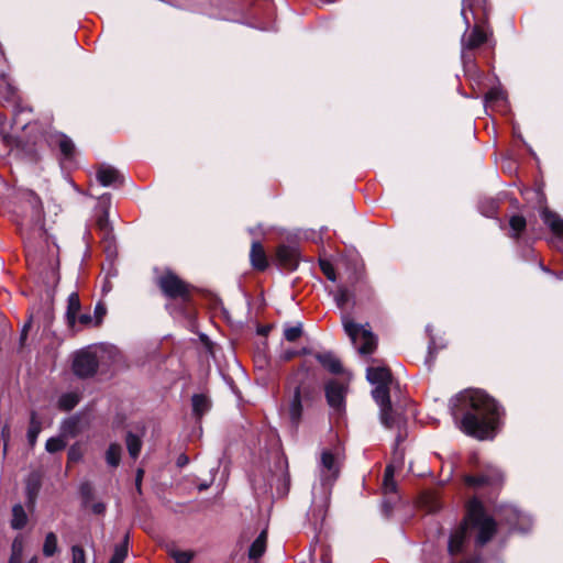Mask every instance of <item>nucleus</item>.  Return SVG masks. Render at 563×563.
<instances>
[{
    "label": "nucleus",
    "mask_w": 563,
    "mask_h": 563,
    "mask_svg": "<svg viewBox=\"0 0 563 563\" xmlns=\"http://www.w3.org/2000/svg\"><path fill=\"white\" fill-rule=\"evenodd\" d=\"M56 143L65 157H70L74 153L73 141L64 134L56 136Z\"/></svg>",
    "instance_id": "obj_31"
},
{
    "label": "nucleus",
    "mask_w": 563,
    "mask_h": 563,
    "mask_svg": "<svg viewBox=\"0 0 563 563\" xmlns=\"http://www.w3.org/2000/svg\"><path fill=\"white\" fill-rule=\"evenodd\" d=\"M316 358L329 372L338 374L342 371L340 360L331 352L318 353Z\"/></svg>",
    "instance_id": "obj_16"
},
{
    "label": "nucleus",
    "mask_w": 563,
    "mask_h": 563,
    "mask_svg": "<svg viewBox=\"0 0 563 563\" xmlns=\"http://www.w3.org/2000/svg\"><path fill=\"white\" fill-rule=\"evenodd\" d=\"M82 459V451L78 443L73 444L68 450V462L76 463Z\"/></svg>",
    "instance_id": "obj_41"
},
{
    "label": "nucleus",
    "mask_w": 563,
    "mask_h": 563,
    "mask_svg": "<svg viewBox=\"0 0 563 563\" xmlns=\"http://www.w3.org/2000/svg\"><path fill=\"white\" fill-rule=\"evenodd\" d=\"M106 313H107L106 306L102 302H98L96 305L95 311H93L95 325L101 324Z\"/></svg>",
    "instance_id": "obj_42"
},
{
    "label": "nucleus",
    "mask_w": 563,
    "mask_h": 563,
    "mask_svg": "<svg viewBox=\"0 0 563 563\" xmlns=\"http://www.w3.org/2000/svg\"><path fill=\"white\" fill-rule=\"evenodd\" d=\"M97 179L103 187H108L120 180V174L115 168L102 165L97 172Z\"/></svg>",
    "instance_id": "obj_15"
},
{
    "label": "nucleus",
    "mask_w": 563,
    "mask_h": 563,
    "mask_svg": "<svg viewBox=\"0 0 563 563\" xmlns=\"http://www.w3.org/2000/svg\"><path fill=\"white\" fill-rule=\"evenodd\" d=\"M58 550L57 536L54 532H48L45 537L43 544V554L46 558L53 556Z\"/></svg>",
    "instance_id": "obj_28"
},
{
    "label": "nucleus",
    "mask_w": 563,
    "mask_h": 563,
    "mask_svg": "<svg viewBox=\"0 0 563 563\" xmlns=\"http://www.w3.org/2000/svg\"><path fill=\"white\" fill-rule=\"evenodd\" d=\"M99 365V350L84 349L75 353L73 358L74 374L80 378L93 376Z\"/></svg>",
    "instance_id": "obj_5"
},
{
    "label": "nucleus",
    "mask_w": 563,
    "mask_h": 563,
    "mask_svg": "<svg viewBox=\"0 0 563 563\" xmlns=\"http://www.w3.org/2000/svg\"><path fill=\"white\" fill-rule=\"evenodd\" d=\"M302 329L300 324L287 327L284 330V338L289 342H295L300 338Z\"/></svg>",
    "instance_id": "obj_40"
},
{
    "label": "nucleus",
    "mask_w": 563,
    "mask_h": 563,
    "mask_svg": "<svg viewBox=\"0 0 563 563\" xmlns=\"http://www.w3.org/2000/svg\"><path fill=\"white\" fill-rule=\"evenodd\" d=\"M158 285L162 291L170 298H185L188 294L187 285L170 273L163 275Z\"/></svg>",
    "instance_id": "obj_7"
},
{
    "label": "nucleus",
    "mask_w": 563,
    "mask_h": 563,
    "mask_svg": "<svg viewBox=\"0 0 563 563\" xmlns=\"http://www.w3.org/2000/svg\"><path fill=\"white\" fill-rule=\"evenodd\" d=\"M487 40L486 33L481 30L478 26H475L470 35L462 40V45L465 48H475L485 43Z\"/></svg>",
    "instance_id": "obj_18"
},
{
    "label": "nucleus",
    "mask_w": 563,
    "mask_h": 563,
    "mask_svg": "<svg viewBox=\"0 0 563 563\" xmlns=\"http://www.w3.org/2000/svg\"><path fill=\"white\" fill-rule=\"evenodd\" d=\"M73 563H86L85 551L78 545L71 548Z\"/></svg>",
    "instance_id": "obj_44"
},
{
    "label": "nucleus",
    "mask_w": 563,
    "mask_h": 563,
    "mask_svg": "<svg viewBox=\"0 0 563 563\" xmlns=\"http://www.w3.org/2000/svg\"><path fill=\"white\" fill-rule=\"evenodd\" d=\"M168 553L176 563H190L195 556L192 551H181L175 548H172Z\"/></svg>",
    "instance_id": "obj_33"
},
{
    "label": "nucleus",
    "mask_w": 563,
    "mask_h": 563,
    "mask_svg": "<svg viewBox=\"0 0 563 563\" xmlns=\"http://www.w3.org/2000/svg\"><path fill=\"white\" fill-rule=\"evenodd\" d=\"M97 225L102 234L103 240H112V229L109 223V217L107 211H104L103 214L99 217Z\"/></svg>",
    "instance_id": "obj_30"
},
{
    "label": "nucleus",
    "mask_w": 563,
    "mask_h": 563,
    "mask_svg": "<svg viewBox=\"0 0 563 563\" xmlns=\"http://www.w3.org/2000/svg\"><path fill=\"white\" fill-rule=\"evenodd\" d=\"M277 260L287 269H295L298 265V249L296 246L280 245L277 250Z\"/></svg>",
    "instance_id": "obj_12"
},
{
    "label": "nucleus",
    "mask_w": 563,
    "mask_h": 563,
    "mask_svg": "<svg viewBox=\"0 0 563 563\" xmlns=\"http://www.w3.org/2000/svg\"><path fill=\"white\" fill-rule=\"evenodd\" d=\"M351 292L345 286H339L334 294V301L339 308H344V306L350 301Z\"/></svg>",
    "instance_id": "obj_34"
},
{
    "label": "nucleus",
    "mask_w": 563,
    "mask_h": 563,
    "mask_svg": "<svg viewBox=\"0 0 563 563\" xmlns=\"http://www.w3.org/2000/svg\"><path fill=\"white\" fill-rule=\"evenodd\" d=\"M79 310H80L79 296L77 292H71L68 296L67 311H66V317H67L68 323L70 325H74L76 323L77 314H78Z\"/></svg>",
    "instance_id": "obj_19"
},
{
    "label": "nucleus",
    "mask_w": 563,
    "mask_h": 563,
    "mask_svg": "<svg viewBox=\"0 0 563 563\" xmlns=\"http://www.w3.org/2000/svg\"><path fill=\"white\" fill-rule=\"evenodd\" d=\"M80 396L75 391L63 394L58 399V407L62 410L68 411L77 406Z\"/></svg>",
    "instance_id": "obj_25"
},
{
    "label": "nucleus",
    "mask_w": 563,
    "mask_h": 563,
    "mask_svg": "<svg viewBox=\"0 0 563 563\" xmlns=\"http://www.w3.org/2000/svg\"><path fill=\"white\" fill-rule=\"evenodd\" d=\"M66 446V441L63 437H53L46 441L45 449L49 453L62 451Z\"/></svg>",
    "instance_id": "obj_36"
},
{
    "label": "nucleus",
    "mask_w": 563,
    "mask_h": 563,
    "mask_svg": "<svg viewBox=\"0 0 563 563\" xmlns=\"http://www.w3.org/2000/svg\"><path fill=\"white\" fill-rule=\"evenodd\" d=\"M251 264L255 269L264 271L267 265V257L263 245L260 242H253L250 253Z\"/></svg>",
    "instance_id": "obj_14"
},
{
    "label": "nucleus",
    "mask_w": 563,
    "mask_h": 563,
    "mask_svg": "<svg viewBox=\"0 0 563 563\" xmlns=\"http://www.w3.org/2000/svg\"><path fill=\"white\" fill-rule=\"evenodd\" d=\"M514 236L517 238L526 228V219L521 216H514L509 221Z\"/></svg>",
    "instance_id": "obj_38"
},
{
    "label": "nucleus",
    "mask_w": 563,
    "mask_h": 563,
    "mask_svg": "<svg viewBox=\"0 0 563 563\" xmlns=\"http://www.w3.org/2000/svg\"><path fill=\"white\" fill-rule=\"evenodd\" d=\"M80 493L84 498L85 504H88L92 496V487L89 483H84L80 486Z\"/></svg>",
    "instance_id": "obj_47"
},
{
    "label": "nucleus",
    "mask_w": 563,
    "mask_h": 563,
    "mask_svg": "<svg viewBox=\"0 0 563 563\" xmlns=\"http://www.w3.org/2000/svg\"><path fill=\"white\" fill-rule=\"evenodd\" d=\"M2 439L4 441V450L7 449V441L10 437V428L9 426H4L1 431Z\"/></svg>",
    "instance_id": "obj_50"
},
{
    "label": "nucleus",
    "mask_w": 563,
    "mask_h": 563,
    "mask_svg": "<svg viewBox=\"0 0 563 563\" xmlns=\"http://www.w3.org/2000/svg\"><path fill=\"white\" fill-rule=\"evenodd\" d=\"M345 388L343 384L331 380L325 386V397L329 406L340 412L344 407Z\"/></svg>",
    "instance_id": "obj_10"
},
{
    "label": "nucleus",
    "mask_w": 563,
    "mask_h": 563,
    "mask_svg": "<svg viewBox=\"0 0 563 563\" xmlns=\"http://www.w3.org/2000/svg\"><path fill=\"white\" fill-rule=\"evenodd\" d=\"M342 324L360 354L368 355L375 351L377 340L368 324L355 323L347 314H342Z\"/></svg>",
    "instance_id": "obj_4"
},
{
    "label": "nucleus",
    "mask_w": 563,
    "mask_h": 563,
    "mask_svg": "<svg viewBox=\"0 0 563 563\" xmlns=\"http://www.w3.org/2000/svg\"><path fill=\"white\" fill-rule=\"evenodd\" d=\"M302 413V406L300 399V390L296 388L292 400L289 405V416L292 423L297 424L300 421Z\"/></svg>",
    "instance_id": "obj_23"
},
{
    "label": "nucleus",
    "mask_w": 563,
    "mask_h": 563,
    "mask_svg": "<svg viewBox=\"0 0 563 563\" xmlns=\"http://www.w3.org/2000/svg\"><path fill=\"white\" fill-rule=\"evenodd\" d=\"M192 411L200 418L210 409V400L203 394H196L192 396Z\"/></svg>",
    "instance_id": "obj_22"
},
{
    "label": "nucleus",
    "mask_w": 563,
    "mask_h": 563,
    "mask_svg": "<svg viewBox=\"0 0 563 563\" xmlns=\"http://www.w3.org/2000/svg\"><path fill=\"white\" fill-rule=\"evenodd\" d=\"M450 409L460 429L479 440L490 439L498 426L500 411L496 401L478 389H466L450 401Z\"/></svg>",
    "instance_id": "obj_1"
},
{
    "label": "nucleus",
    "mask_w": 563,
    "mask_h": 563,
    "mask_svg": "<svg viewBox=\"0 0 563 563\" xmlns=\"http://www.w3.org/2000/svg\"><path fill=\"white\" fill-rule=\"evenodd\" d=\"M544 272H549L547 267L541 266Z\"/></svg>",
    "instance_id": "obj_55"
},
{
    "label": "nucleus",
    "mask_w": 563,
    "mask_h": 563,
    "mask_svg": "<svg viewBox=\"0 0 563 563\" xmlns=\"http://www.w3.org/2000/svg\"><path fill=\"white\" fill-rule=\"evenodd\" d=\"M541 218L553 234L563 239V219L558 213L544 208L541 212Z\"/></svg>",
    "instance_id": "obj_13"
},
{
    "label": "nucleus",
    "mask_w": 563,
    "mask_h": 563,
    "mask_svg": "<svg viewBox=\"0 0 563 563\" xmlns=\"http://www.w3.org/2000/svg\"><path fill=\"white\" fill-rule=\"evenodd\" d=\"M2 59V53L0 52V60Z\"/></svg>",
    "instance_id": "obj_57"
},
{
    "label": "nucleus",
    "mask_w": 563,
    "mask_h": 563,
    "mask_svg": "<svg viewBox=\"0 0 563 563\" xmlns=\"http://www.w3.org/2000/svg\"><path fill=\"white\" fill-rule=\"evenodd\" d=\"M143 470H137V473H136V487L137 489L141 488V482H142V477H143Z\"/></svg>",
    "instance_id": "obj_51"
},
{
    "label": "nucleus",
    "mask_w": 563,
    "mask_h": 563,
    "mask_svg": "<svg viewBox=\"0 0 563 563\" xmlns=\"http://www.w3.org/2000/svg\"><path fill=\"white\" fill-rule=\"evenodd\" d=\"M560 278H563V272L560 274Z\"/></svg>",
    "instance_id": "obj_56"
},
{
    "label": "nucleus",
    "mask_w": 563,
    "mask_h": 563,
    "mask_svg": "<svg viewBox=\"0 0 563 563\" xmlns=\"http://www.w3.org/2000/svg\"><path fill=\"white\" fill-rule=\"evenodd\" d=\"M122 449L118 443H111L106 452V461L109 466L117 467L121 461Z\"/></svg>",
    "instance_id": "obj_26"
},
{
    "label": "nucleus",
    "mask_w": 563,
    "mask_h": 563,
    "mask_svg": "<svg viewBox=\"0 0 563 563\" xmlns=\"http://www.w3.org/2000/svg\"><path fill=\"white\" fill-rule=\"evenodd\" d=\"M497 211V205L494 200L487 201V206L481 207V212L486 217H493Z\"/></svg>",
    "instance_id": "obj_46"
},
{
    "label": "nucleus",
    "mask_w": 563,
    "mask_h": 563,
    "mask_svg": "<svg viewBox=\"0 0 563 563\" xmlns=\"http://www.w3.org/2000/svg\"><path fill=\"white\" fill-rule=\"evenodd\" d=\"M505 99H506L505 92L499 88H493L486 95V100L490 101V102L505 100Z\"/></svg>",
    "instance_id": "obj_43"
},
{
    "label": "nucleus",
    "mask_w": 563,
    "mask_h": 563,
    "mask_svg": "<svg viewBox=\"0 0 563 563\" xmlns=\"http://www.w3.org/2000/svg\"><path fill=\"white\" fill-rule=\"evenodd\" d=\"M267 531L263 530L260 536L254 540L249 550V558L251 560L260 559L266 551Z\"/></svg>",
    "instance_id": "obj_17"
},
{
    "label": "nucleus",
    "mask_w": 563,
    "mask_h": 563,
    "mask_svg": "<svg viewBox=\"0 0 563 563\" xmlns=\"http://www.w3.org/2000/svg\"><path fill=\"white\" fill-rule=\"evenodd\" d=\"M295 355V352H286L285 355H284V358L285 360H290L292 356Z\"/></svg>",
    "instance_id": "obj_53"
},
{
    "label": "nucleus",
    "mask_w": 563,
    "mask_h": 563,
    "mask_svg": "<svg viewBox=\"0 0 563 563\" xmlns=\"http://www.w3.org/2000/svg\"><path fill=\"white\" fill-rule=\"evenodd\" d=\"M78 321L84 324V325H90V324H93L95 325V319L93 317H91L90 314L88 313H82L78 317Z\"/></svg>",
    "instance_id": "obj_48"
},
{
    "label": "nucleus",
    "mask_w": 563,
    "mask_h": 563,
    "mask_svg": "<svg viewBox=\"0 0 563 563\" xmlns=\"http://www.w3.org/2000/svg\"><path fill=\"white\" fill-rule=\"evenodd\" d=\"M41 488V477L36 473L30 474L25 483L26 496L30 503H34Z\"/></svg>",
    "instance_id": "obj_20"
},
{
    "label": "nucleus",
    "mask_w": 563,
    "mask_h": 563,
    "mask_svg": "<svg viewBox=\"0 0 563 563\" xmlns=\"http://www.w3.org/2000/svg\"><path fill=\"white\" fill-rule=\"evenodd\" d=\"M188 462V459L185 455L178 457V465L183 466Z\"/></svg>",
    "instance_id": "obj_52"
},
{
    "label": "nucleus",
    "mask_w": 563,
    "mask_h": 563,
    "mask_svg": "<svg viewBox=\"0 0 563 563\" xmlns=\"http://www.w3.org/2000/svg\"><path fill=\"white\" fill-rule=\"evenodd\" d=\"M339 455L330 450L322 451L319 464V472L322 483L331 484L339 476Z\"/></svg>",
    "instance_id": "obj_6"
},
{
    "label": "nucleus",
    "mask_w": 563,
    "mask_h": 563,
    "mask_svg": "<svg viewBox=\"0 0 563 563\" xmlns=\"http://www.w3.org/2000/svg\"><path fill=\"white\" fill-rule=\"evenodd\" d=\"M366 378L375 386L372 395L380 407V420L383 424L389 429H400L404 424V420L400 416L394 415L390 407L389 386L393 380L390 371L385 366H372L366 371Z\"/></svg>",
    "instance_id": "obj_3"
},
{
    "label": "nucleus",
    "mask_w": 563,
    "mask_h": 563,
    "mask_svg": "<svg viewBox=\"0 0 563 563\" xmlns=\"http://www.w3.org/2000/svg\"><path fill=\"white\" fill-rule=\"evenodd\" d=\"M21 200L25 205V218H29L33 223H40L42 221L43 208L40 197L31 191L24 190L20 195Z\"/></svg>",
    "instance_id": "obj_8"
},
{
    "label": "nucleus",
    "mask_w": 563,
    "mask_h": 563,
    "mask_svg": "<svg viewBox=\"0 0 563 563\" xmlns=\"http://www.w3.org/2000/svg\"><path fill=\"white\" fill-rule=\"evenodd\" d=\"M505 512V519L507 522L514 528L519 531L526 532L529 530L531 526V520L526 515L521 514L518 509L515 507H506L504 509Z\"/></svg>",
    "instance_id": "obj_11"
},
{
    "label": "nucleus",
    "mask_w": 563,
    "mask_h": 563,
    "mask_svg": "<svg viewBox=\"0 0 563 563\" xmlns=\"http://www.w3.org/2000/svg\"><path fill=\"white\" fill-rule=\"evenodd\" d=\"M40 432L41 422L36 419L35 413H32L30 427L27 430V440L31 446L35 445Z\"/></svg>",
    "instance_id": "obj_32"
},
{
    "label": "nucleus",
    "mask_w": 563,
    "mask_h": 563,
    "mask_svg": "<svg viewBox=\"0 0 563 563\" xmlns=\"http://www.w3.org/2000/svg\"><path fill=\"white\" fill-rule=\"evenodd\" d=\"M503 482V474L499 470L488 466L484 473H482L478 476H466L465 483L468 486L472 487H479V486H495Z\"/></svg>",
    "instance_id": "obj_9"
},
{
    "label": "nucleus",
    "mask_w": 563,
    "mask_h": 563,
    "mask_svg": "<svg viewBox=\"0 0 563 563\" xmlns=\"http://www.w3.org/2000/svg\"><path fill=\"white\" fill-rule=\"evenodd\" d=\"M321 269L323 274L327 276V278L331 282H335V272L332 265L328 262H321L320 263Z\"/></svg>",
    "instance_id": "obj_45"
},
{
    "label": "nucleus",
    "mask_w": 563,
    "mask_h": 563,
    "mask_svg": "<svg viewBox=\"0 0 563 563\" xmlns=\"http://www.w3.org/2000/svg\"><path fill=\"white\" fill-rule=\"evenodd\" d=\"M129 534H125L122 542L114 548V553L109 563H123L128 555Z\"/></svg>",
    "instance_id": "obj_27"
},
{
    "label": "nucleus",
    "mask_w": 563,
    "mask_h": 563,
    "mask_svg": "<svg viewBox=\"0 0 563 563\" xmlns=\"http://www.w3.org/2000/svg\"><path fill=\"white\" fill-rule=\"evenodd\" d=\"M78 422L77 418H69L65 420L62 424L63 435L75 437L78 433Z\"/></svg>",
    "instance_id": "obj_37"
},
{
    "label": "nucleus",
    "mask_w": 563,
    "mask_h": 563,
    "mask_svg": "<svg viewBox=\"0 0 563 563\" xmlns=\"http://www.w3.org/2000/svg\"><path fill=\"white\" fill-rule=\"evenodd\" d=\"M27 522V515L22 505H14L12 508L11 526L13 529H22Z\"/></svg>",
    "instance_id": "obj_24"
},
{
    "label": "nucleus",
    "mask_w": 563,
    "mask_h": 563,
    "mask_svg": "<svg viewBox=\"0 0 563 563\" xmlns=\"http://www.w3.org/2000/svg\"><path fill=\"white\" fill-rule=\"evenodd\" d=\"M23 552V542L19 539H15L12 543V554L9 560V563H20Z\"/></svg>",
    "instance_id": "obj_39"
},
{
    "label": "nucleus",
    "mask_w": 563,
    "mask_h": 563,
    "mask_svg": "<svg viewBox=\"0 0 563 563\" xmlns=\"http://www.w3.org/2000/svg\"><path fill=\"white\" fill-rule=\"evenodd\" d=\"M0 96L7 101L15 98V88L3 70H0Z\"/></svg>",
    "instance_id": "obj_21"
},
{
    "label": "nucleus",
    "mask_w": 563,
    "mask_h": 563,
    "mask_svg": "<svg viewBox=\"0 0 563 563\" xmlns=\"http://www.w3.org/2000/svg\"><path fill=\"white\" fill-rule=\"evenodd\" d=\"M29 563H37V558H32Z\"/></svg>",
    "instance_id": "obj_54"
},
{
    "label": "nucleus",
    "mask_w": 563,
    "mask_h": 563,
    "mask_svg": "<svg viewBox=\"0 0 563 563\" xmlns=\"http://www.w3.org/2000/svg\"><path fill=\"white\" fill-rule=\"evenodd\" d=\"M126 446L130 456L136 459L141 452L142 442L137 435L129 432L126 435Z\"/></svg>",
    "instance_id": "obj_29"
},
{
    "label": "nucleus",
    "mask_w": 563,
    "mask_h": 563,
    "mask_svg": "<svg viewBox=\"0 0 563 563\" xmlns=\"http://www.w3.org/2000/svg\"><path fill=\"white\" fill-rule=\"evenodd\" d=\"M470 529L476 531L478 545L487 543L496 532L495 520L486 515L482 503L477 499L468 503L463 523L450 537L449 552L451 555H459L464 551Z\"/></svg>",
    "instance_id": "obj_2"
},
{
    "label": "nucleus",
    "mask_w": 563,
    "mask_h": 563,
    "mask_svg": "<svg viewBox=\"0 0 563 563\" xmlns=\"http://www.w3.org/2000/svg\"><path fill=\"white\" fill-rule=\"evenodd\" d=\"M91 510L96 514V515H101L106 510V506L103 503H95L92 506H91Z\"/></svg>",
    "instance_id": "obj_49"
},
{
    "label": "nucleus",
    "mask_w": 563,
    "mask_h": 563,
    "mask_svg": "<svg viewBox=\"0 0 563 563\" xmlns=\"http://www.w3.org/2000/svg\"><path fill=\"white\" fill-rule=\"evenodd\" d=\"M383 487L385 493H394L396 490V483L394 481V467L388 465L385 470Z\"/></svg>",
    "instance_id": "obj_35"
}]
</instances>
